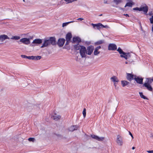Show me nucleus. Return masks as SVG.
I'll return each mask as SVG.
<instances>
[{"mask_svg":"<svg viewBox=\"0 0 153 153\" xmlns=\"http://www.w3.org/2000/svg\"><path fill=\"white\" fill-rule=\"evenodd\" d=\"M108 49L109 50L114 51L117 49V47L114 44H110L109 45Z\"/></svg>","mask_w":153,"mask_h":153,"instance_id":"8","label":"nucleus"},{"mask_svg":"<svg viewBox=\"0 0 153 153\" xmlns=\"http://www.w3.org/2000/svg\"><path fill=\"white\" fill-rule=\"evenodd\" d=\"M152 14H153V13H152V12L151 11V12H149L148 15L149 16H152Z\"/></svg>","mask_w":153,"mask_h":153,"instance_id":"43","label":"nucleus"},{"mask_svg":"<svg viewBox=\"0 0 153 153\" xmlns=\"http://www.w3.org/2000/svg\"><path fill=\"white\" fill-rule=\"evenodd\" d=\"M98 50L94 49V55H97L100 53V51H98Z\"/></svg>","mask_w":153,"mask_h":153,"instance_id":"30","label":"nucleus"},{"mask_svg":"<svg viewBox=\"0 0 153 153\" xmlns=\"http://www.w3.org/2000/svg\"><path fill=\"white\" fill-rule=\"evenodd\" d=\"M123 15H124V16H126V17H129L128 15V14H124Z\"/></svg>","mask_w":153,"mask_h":153,"instance_id":"50","label":"nucleus"},{"mask_svg":"<svg viewBox=\"0 0 153 153\" xmlns=\"http://www.w3.org/2000/svg\"><path fill=\"white\" fill-rule=\"evenodd\" d=\"M23 1L24 2H25V0H23Z\"/></svg>","mask_w":153,"mask_h":153,"instance_id":"55","label":"nucleus"},{"mask_svg":"<svg viewBox=\"0 0 153 153\" xmlns=\"http://www.w3.org/2000/svg\"><path fill=\"white\" fill-rule=\"evenodd\" d=\"M121 57L124 58L125 59L128 60L130 58H131V55L130 53H124L123 54H121L120 56Z\"/></svg>","mask_w":153,"mask_h":153,"instance_id":"6","label":"nucleus"},{"mask_svg":"<svg viewBox=\"0 0 153 153\" xmlns=\"http://www.w3.org/2000/svg\"><path fill=\"white\" fill-rule=\"evenodd\" d=\"M128 1L130 2L127 3L125 6V7H126L127 6L132 7L133 4L132 1L131 0H128Z\"/></svg>","mask_w":153,"mask_h":153,"instance_id":"21","label":"nucleus"},{"mask_svg":"<svg viewBox=\"0 0 153 153\" xmlns=\"http://www.w3.org/2000/svg\"><path fill=\"white\" fill-rule=\"evenodd\" d=\"M65 42V40L64 39H59L57 43L59 47H62L64 45Z\"/></svg>","mask_w":153,"mask_h":153,"instance_id":"7","label":"nucleus"},{"mask_svg":"<svg viewBox=\"0 0 153 153\" xmlns=\"http://www.w3.org/2000/svg\"><path fill=\"white\" fill-rule=\"evenodd\" d=\"M27 59H33V56H27Z\"/></svg>","mask_w":153,"mask_h":153,"instance_id":"39","label":"nucleus"},{"mask_svg":"<svg viewBox=\"0 0 153 153\" xmlns=\"http://www.w3.org/2000/svg\"><path fill=\"white\" fill-rule=\"evenodd\" d=\"M28 140L29 141L33 142L35 141V139L34 138L30 137L28 139Z\"/></svg>","mask_w":153,"mask_h":153,"instance_id":"34","label":"nucleus"},{"mask_svg":"<svg viewBox=\"0 0 153 153\" xmlns=\"http://www.w3.org/2000/svg\"><path fill=\"white\" fill-rule=\"evenodd\" d=\"M134 10H138L139 11H141L142 9L140 8V7H136L133 8Z\"/></svg>","mask_w":153,"mask_h":153,"instance_id":"35","label":"nucleus"},{"mask_svg":"<svg viewBox=\"0 0 153 153\" xmlns=\"http://www.w3.org/2000/svg\"><path fill=\"white\" fill-rule=\"evenodd\" d=\"M148 82L145 83L143 84V86L146 87L149 91H151L152 90V88Z\"/></svg>","mask_w":153,"mask_h":153,"instance_id":"12","label":"nucleus"},{"mask_svg":"<svg viewBox=\"0 0 153 153\" xmlns=\"http://www.w3.org/2000/svg\"><path fill=\"white\" fill-rule=\"evenodd\" d=\"M129 134L131 136V137H132V139H133V137L132 134L130 131H129Z\"/></svg>","mask_w":153,"mask_h":153,"instance_id":"48","label":"nucleus"},{"mask_svg":"<svg viewBox=\"0 0 153 153\" xmlns=\"http://www.w3.org/2000/svg\"><path fill=\"white\" fill-rule=\"evenodd\" d=\"M74 22V21H71V22H66L65 23H63L62 24V27H64L66 25H67L68 24H69L70 23H71L73 22Z\"/></svg>","mask_w":153,"mask_h":153,"instance_id":"32","label":"nucleus"},{"mask_svg":"<svg viewBox=\"0 0 153 153\" xmlns=\"http://www.w3.org/2000/svg\"><path fill=\"white\" fill-rule=\"evenodd\" d=\"M152 32H153V24H152Z\"/></svg>","mask_w":153,"mask_h":153,"instance_id":"51","label":"nucleus"},{"mask_svg":"<svg viewBox=\"0 0 153 153\" xmlns=\"http://www.w3.org/2000/svg\"><path fill=\"white\" fill-rule=\"evenodd\" d=\"M84 19L82 18H79L77 19V20L82 21Z\"/></svg>","mask_w":153,"mask_h":153,"instance_id":"45","label":"nucleus"},{"mask_svg":"<svg viewBox=\"0 0 153 153\" xmlns=\"http://www.w3.org/2000/svg\"><path fill=\"white\" fill-rule=\"evenodd\" d=\"M111 80L112 82H114V85L116 87V84L115 82H118L119 81V80L117 77L115 76H114L111 78Z\"/></svg>","mask_w":153,"mask_h":153,"instance_id":"14","label":"nucleus"},{"mask_svg":"<svg viewBox=\"0 0 153 153\" xmlns=\"http://www.w3.org/2000/svg\"><path fill=\"white\" fill-rule=\"evenodd\" d=\"M101 48V46H98L96 47L95 49H97V50H99Z\"/></svg>","mask_w":153,"mask_h":153,"instance_id":"44","label":"nucleus"},{"mask_svg":"<svg viewBox=\"0 0 153 153\" xmlns=\"http://www.w3.org/2000/svg\"><path fill=\"white\" fill-rule=\"evenodd\" d=\"M134 80L136 81V82L139 84H143V79L142 78H140L139 77H134Z\"/></svg>","mask_w":153,"mask_h":153,"instance_id":"16","label":"nucleus"},{"mask_svg":"<svg viewBox=\"0 0 153 153\" xmlns=\"http://www.w3.org/2000/svg\"><path fill=\"white\" fill-rule=\"evenodd\" d=\"M19 42L26 45H28L30 44V39L25 38H23L20 39L19 40Z\"/></svg>","mask_w":153,"mask_h":153,"instance_id":"4","label":"nucleus"},{"mask_svg":"<svg viewBox=\"0 0 153 153\" xmlns=\"http://www.w3.org/2000/svg\"><path fill=\"white\" fill-rule=\"evenodd\" d=\"M128 60L130 64H131L134 62L133 60L132 59H131V58H130L129 59H128Z\"/></svg>","mask_w":153,"mask_h":153,"instance_id":"36","label":"nucleus"},{"mask_svg":"<svg viewBox=\"0 0 153 153\" xmlns=\"http://www.w3.org/2000/svg\"><path fill=\"white\" fill-rule=\"evenodd\" d=\"M21 57L23 58H27V56L25 55H22L21 56Z\"/></svg>","mask_w":153,"mask_h":153,"instance_id":"41","label":"nucleus"},{"mask_svg":"<svg viewBox=\"0 0 153 153\" xmlns=\"http://www.w3.org/2000/svg\"><path fill=\"white\" fill-rule=\"evenodd\" d=\"M73 40L74 42H79L81 41L80 39L78 37H74Z\"/></svg>","mask_w":153,"mask_h":153,"instance_id":"25","label":"nucleus"},{"mask_svg":"<svg viewBox=\"0 0 153 153\" xmlns=\"http://www.w3.org/2000/svg\"><path fill=\"white\" fill-rule=\"evenodd\" d=\"M86 109L85 108H84L83 109V111L82 112V114H83V117L84 118H85L86 116Z\"/></svg>","mask_w":153,"mask_h":153,"instance_id":"33","label":"nucleus"},{"mask_svg":"<svg viewBox=\"0 0 153 153\" xmlns=\"http://www.w3.org/2000/svg\"><path fill=\"white\" fill-rule=\"evenodd\" d=\"M79 52L82 57H85L86 54V49L85 47L82 46V47L80 49Z\"/></svg>","mask_w":153,"mask_h":153,"instance_id":"2","label":"nucleus"},{"mask_svg":"<svg viewBox=\"0 0 153 153\" xmlns=\"http://www.w3.org/2000/svg\"><path fill=\"white\" fill-rule=\"evenodd\" d=\"M20 39V36H13L11 38V39H15V40H18V39Z\"/></svg>","mask_w":153,"mask_h":153,"instance_id":"28","label":"nucleus"},{"mask_svg":"<svg viewBox=\"0 0 153 153\" xmlns=\"http://www.w3.org/2000/svg\"><path fill=\"white\" fill-rule=\"evenodd\" d=\"M147 152L148 153H153V150L147 151Z\"/></svg>","mask_w":153,"mask_h":153,"instance_id":"42","label":"nucleus"},{"mask_svg":"<svg viewBox=\"0 0 153 153\" xmlns=\"http://www.w3.org/2000/svg\"><path fill=\"white\" fill-rule=\"evenodd\" d=\"M104 40H99V41L95 43V45H100V44H103V43H104Z\"/></svg>","mask_w":153,"mask_h":153,"instance_id":"26","label":"nucleus"},{"mask_svg":"<svg viewBox=\"0 0 153 153\" xmlns=\"http://www.w3.org/2000/svg\"><path fill=\"white\" fill-rule=\"evenodd\" d=\"M72 37V35L70 33H68L66 35V40L70 41L71 38Z\"/></svg>","mask_w":153,"mask_h":153,"instance_id":"20","label":"nucleus"},{"mask_svg":"<svg viewBox=\"0 0 153 153\" xmlns=\"http://www.w3.org/2000/svg\"><path fill=\"white\" fill-rule=\"evenodd\" d=\"M56 44V39L54 37H48L44 39V42L41 48H43L50 46H54Z\"/></svg>","mask_w":153,"mask_h":153,"instance_id":"1","label":"nucleus"},{"mask_svg":"<svg viewBox=\"0 0 153 153\" xmlns=\"http://www.w3.org/2000/svg\"><path fill=\"white\" fill-rule=\"evenodd\" d=\"M121 84L123 87L128 85L129 82L126 80H122L121 81Z\"/></svg>","mask_w":153,"mask_h":153,"instance_id":"19","label":"nucleus"},{"mask_svg":"<svg viewBox=\"0 0 153 153\" xmlns=\"http://www.w3.org/2000/svg\"><path fill=\"white\" fill-rule=\"evenodd\" d=\"M135 149V147H132V149L134 150V149Z\"/></svg>","mask_w":153,"mask_h":153,"instance_id":"52","label":"nucleus"},{"mask_svg":"<svg viewBox=\"0 0 153 153\" xmlns=\"http://www.w3.org/2000/svg\"><path fill=\"white\" fill-rule=\"evenodd\" d=\"M94 49V47L93 46L90 45L87 47L86 49V54L91 55Z\"/></svg>","mask_w":153,"mask_h":153,"instance_id":"3","label":"nucleus"},{"mask_svg":"<svg viewBox=\"0 0 153 153\" xmlns=\"http://www.w3.org/2000/svg\"><path fill=\"white\" fill-rule=\"evenodd\" d=\"M104 3L105 4H108V3L107 2V0H104Z\"/></svg>","mask_w":153,"mask_h":153,"instance_id":"46","label":"nucleus"},{"mask_svg":"<svg viewBox=\"0 0 153 153\" xmlns=\"http://www.w3.org/2000/svg\"><path fill=\"white\" fill-rule=\"evenodd\" d=\"M140 7L142 9L141 11H143L145 14L147 13L148 10V7L146 4H144L143 6H142Z\"/></svg>","mask_w":153,"mask_h":153,"instance_id":"9","label":"nucleus"},{"mask_svg":"<svg viewBox=\"0 0 153 153\" xmlns=\"http://www.w3.org/2000/svg\"><path fill=\"white\" fill-rule=\"evenodd\" d=\"M81 47H82V46H80L79 44L75 45L74 46V48L76 50H80Z\"/></svg>","mask_w":153,"mask_h":153,"instance_id":"22","label":"nucleus"},{"mask_svg":"<svg viewBox=\"0 0 153 153\" xmlns=\"http://www.w3.org/2000/svg\"><path fill=\"white\" fill-rule=\"evenodd\" d=\"M117 143L120 146H122L123 144L122 137L120 135H118L117 136Z\"/></svg>","mask_w":153,"mask_h":153,"instance_id":"5","label":"nucleus"},{"mask_svg":"<svg viewBox=\"0 0 153 153\" xmlns=\"http://www.w3.org/2000/svg\"><path fill=\"white\" fill-rule=\"evenodd\" d=\"M61 117L60 115H55L53 116L52 117V118L55 120H58L61 118Z\"/></svg>","mask_w":153,"mask_h":153,"instance_id":"23","label":"nucleus"},{"mask_svg":"<svg viewBox=\"0 0 153 153\" xmlns=\"http://www.w3.org/2000/svg\"><path fill=\"white\" fill-rule=\"evenodd\" d=\"M91 25H92V26L94 28L96 27L97 28L98 30H99L101 28V24L100 23H99L97 24H94L93 23H92Z\"/></svg>","mask_w":153,"mask_h":153,"instance_id":"18","label":"nucleus"},{"mask_svg":"<svg viewBox=\"0 0 153 153\" xmlns=\"http://www.w3.org/2000/svg\"><path fill=\"white\" fill-rule=\"evenodd\" d=\"M102 15V14H100V15H99V16H101Z\"/></svg>","mask_w":153,"mask_h":153,"instance_id":"54","label":"nucleus"},{"mask_svg":"<svg viewBox=\"0 0 153 153\" xmlns=\"http://www.w3.org/2000/svg\"><path fill=\"white\" fill-rule=\"evenodd\" d=\"M117 51L119 52V53L121 55L123 54L125 52H123L122 49L120 47H119Z\"/></svg>","mask_w":153,"mask_h":153,"instance_id":"29","label":"nucleus"},{"mask_svg":"<svg viewBox=\"0 0 153 153\" xmlns=\"http://www.w3.org/2000/svg\"><path fill=\"white\" fill-rule=\"evenodd\" d=\"M70 41H66V44H65V45H68V43H69V42H70Z\"/></svg>","mask_w":153,"mask_h":153,"instance_id":"47","label":"nucleus"},{"mask_svg":"<svg viewBox=\"0 0 153 153\" xmlns=\"http://www.w3.org/2000/svg\"><path fill=\"white\" fill-rule=\"evenodd\" d=\"M134 75L130 74H127V76H126V78L127 79L130 81H131V80L134 79Z\"/></svg>","mask_w":153,"mask_h":153,"instance_id":"15","label":"nucleus"},{"mask_svg":"<svg viewBox=\"0 0 153 153\" xmlns=\"http://www.w3.org/2000/svg\"><path fill=\"white\" fill-rule=\"evenodd\" d=\"M91 137L93 139L97 140L99 141H102L104 140V137H99L97 136L94 135H91Z\"/></svg>","mask_w":153,"mask_h":153,"instance_id":"11","label":"nucleus"},{"mask_svg":"<svg viewBox=\"0 0 153 153\" xmlns=\"http://www.w3.org/2000/svg\"><path fill=\"white\" fill-rule=\"evenodd\" d=\"M7 39H9V38L7 35L3 34L0 36V42H2Z\"/></svg>","mask_w":153,"mask_h":153,"instance_id":"10","label":"nucleus"},{"mask_svg":"<svg viewBox=\"0 0 153 153\" xmlns=\"http://www.w3.org/2000/svg\"><path fill=\"white\" fill-rule=\"evenodd\" d=\"M125 63L126 64H130L128 62V60H127V61L125 62Z\"/></svg>","mask_w":153,"mask_h":153,"instance_id":"49","label":"nucleus"},{"mask_svg":"<svg viewBox=\"0 0 153 153\" xmlns=\"http://www.w3.org/2000/svg\"><path fill=\"white\" fill-rule=\"evenodd\" d=\"M42 42V40L40 39H34L32 43L33 44H40Z\"/></svg>","mask_w":153,"mask_h":153,"instance_id":"17","label":"nucleus"},{"mask_svg":"<svg viewBox=\"0 0 153 153\" xmlns=\"http://www.w3.org/2000/svg\"><path fill=\"white\" fill-rule=\"evenodd\" d=\"M150 23L153 24V15L149 19Z\"/></svg>","mask_w":153,"mask_h":153,"instance_id":"37","label":"nucleus"},{"mask_svg":"<svg viewBox=\"0 0 153 153\" xmlns=\"http://www.w3.org/2000/svg\"><path fill=\"white\" fill-rule=\"evenodd\" d=\"M113 2L116 4L118 5L123 2V0H113Z\"/></svg>","mask_w":153,"mask_h":153,"instance_id":"24","label":"nucleus"},{"mask_svg":"<svg viewBox=\"0 0 153 153\" xmlns=\"http://www.w3.org/2000/svg\"><path fill=\"white\" fill-rule=\"evenodd\" d=\"M78 126L77 125H74L70 126L68 128L69 131H73L77 129Z\"/></svg>","mask_w":153,"mask_h":153,"instance_id":"13","label":"nucleus"},{"mask_svg":"<svg viewBox=\"0 0 153 153\" xmlns=\"http://www.w3.org/2000/svg\"><path fill=\"white\" fill-rule=\"evenodd\" d=\"M42 57L41 56H33V59L35 60H39L41 59Z\"/></svg>","mask_w":153,"mask_h":153,"instance_id":"27","label":"nucleus"},{"mask_svg":"<svg viewBox=\"0 0 153 153\" xmlns=\"http://www.w3.org/2000/svg\"><path fill=\"white\" fill-rule=\"evenodd\" d=\"M147 79H148V82H151V80L152 81H153V77L152 78V79H150V78H147Z\"/></svg>","mask_w":153,"mask_h":153,"instance_id":"40","label":"nucleus"},{"mask_svg":"<svg viewBox=\"0 0 153 153\" xmlns=\"http://www.w3.org/2000/svg\"><path fill=\"white\" fill-rule=\"evenodd\" d=\"M120 9L121 10H123V8H121V7H120Z\"/></svg>","mask_w":153,"mask_h":153,"instance_id":"53","label":"nucleus"},{"mask_svg":"<svg viewBox=\"0 0 153 153\" xmlns=\"http://www.w3.org/2000/svg\"><path fill=\"white\" fill-rule=\"evenodd\" d=\"M139 94H140V97H141L143 99H147L146 97L144 95H143V94L142 92H140Z\"/></svg>","mask_w":153,"mask_h":153,"instance_id":"31","label":"nucleus"},{"mask_svg":"<svg viewBox=\"0 0 153 153\" xmlns=\"http://www.w3.org/2000/svg\"><path fill=\"white\" fill-rule=\"evenodd\" d=\"M101 28H107L108 27V25H106L104 26V25H102V24H101Z\"/></svg>","mask_w":153,"mask_h":153,"instance_id":"38","label":"nucleus"}]
</instances>
